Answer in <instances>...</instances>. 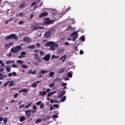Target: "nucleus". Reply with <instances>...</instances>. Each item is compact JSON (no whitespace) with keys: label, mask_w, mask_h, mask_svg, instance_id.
<instances>
[{"label":"nucleus","mask_w":125,"mask_h":125,"mask_svg":"<svg viewBox=\"0 0 125 125\" xmlns=\"http://www.w3.org/2000/svg\"><path fill=\"white\" fill-rule=\"evenodd\" d=\"M45 46L46 47L50 46V49L52 51H55L56 48H58L59 45L55 42L53 41L48 42L45 43Z\"/></svg>","instance_id":"obj_1"},{"label":"nucleus","mask_w":125,"mask_h":125,"mask_svg":"<svg viewBox=\"0 0 125 125\" xmlns=\"http://www.w3.org/2000/svg\"><path fill=\"white\" fill-rule=\"evenodd\" d=\"M5 39L6 40L14 39L15 41H17L18 40V37L15 34H11L5 37Z\"/></svg>","instance_id":"obj_2"},{"label":"nucleus","mask_w":125,"mask_h":125,"mask_svg":"<svg viewBox=\"0 0 125 125\" xmlns=\"http://www.w3.org/2000/svg\"><path fill=\"white\" fill-rule=\"evenodd\" d=\"M21 49V47L20 45H17L16 47H13V48H11V51L13 53H17Z\"/></svg>","instance_id":"obj_3"},{"label":"nucleus","mask_w":125,"mask_h":125,"mask_svg":"<svg viewBox=\"0 0 125 125\" xmlns=\"http://www.w3.org/2000/svg\"><path fill=\"white\" fill-rule=\"evenodd\" d=\"M36 26L34 25H33L32 26H31V28L34 30V31L36 30L37 29H42L44 28L43 26H38V24L37 23H36L35 24Z\"/></svg>","instance_id":"obj_4"},{"label":"nucleus","mask_w":125,"mask_h":125,"mask_svg":"<svg viewBox=\"0 0 125 125\" xmlns=\"http://www.w3.org/2000/svg\"><path fill=\"white\" fill-rule=\"evenodd\" d=\"M51 35V31L49 30V31H46L45 33V34H44V37H45V38L47 39L50 37Z\"/></svg>","instance_id":"obj_5"},{"label":"nucleus","mask_w":125,"mask_h":125,"mask_svg":"<svg viewBox=\"0 0 125 125\" xmlns=\"http://www.w3.org/2000/svg\"><path fill=\"white\" fill-rule=\"evenodd\" d=\"M50 59V54H46L45 56L43 57V59L44 61H45L46 62H48Z\"/></svg>","instance_id":"obj_6"},{"label":"nucleus","mask_w":125,"mask_h":125,"mask_svg":"<svg viewBox=\"0 0 125 125\" xmlns=\"http://www.w3.org/2000/svg\"><path fill=\"white\" fill-rule=\"evenodd\" d=\"M30 41H31V40H30V37H27V36L24 37L23 39V41L25 43H29L30 42Z\"/></svg>","instance_id":"obj_7"},{"label":"nucleus","mask_w":125,"mask_h":125,"mask_svg":"<svg viewBox=\"0 0 125 125\" xmlns=\"http://www.w3.org/2000/svg\"><path fill=\"white\" fill-rule=\"evenodd\" d=\"M26 54V53L25 51H22L21 53V55L18 56V58L20 59H22L25 57Z\"/></svg>","instance_id":"obj_8"},{"label":"nucleus","mask_w":125,"mask_h":125,"mask_svg":"<svg viewBox=\"0 0 125 125\" xmlns=\"http://www.w3.org/2000/svg\"><path fill=\"white\" fill-rule=\"evenodd\" d=\"M13 45H14V43L12 42H9V43H7L5 44L4 48L8 49L10 47L13 46Z\"/></svg>","instance_id":"obj_9"},{"label":"nucleus","mask_w":125,"mask_h":125,"mask_svg":"<svg viewBox=\"0 0 125 125\" xmlns=\"http://www.w3.org/2000/svg\"><path fill=\"white\" fill-rule=\"evenodd\" d=\"M34 57L35 58V59L37 61V62H42V60H41L40 57L39 56V55L35 53L34 54Z\"/></svg>","instance_id":"obj_10"},{"label":"nucleus","mask_w":125,"mask_h":125,"mask_svg":"<svg viewBox=\"0 0 125 125\" xmlns=\"http://www.w3.org/2000/svg\"><path fill=\"white\" fill-rule=\"evenodd\" d=\"M48 13L47 12H43L39 15L40 18L42 17H46L48 15Z\"/></svg>","instance_id":"obj_11"},{"label":"nucleus","mask_w":125,"mask_h":125,"mask_svg":"<svg viewBox=\"0 0 125 125\" xmlns=\"http://www.w3.org/2000/svg\"><path fill=\"white\" fill-rule=\"evenodd\" d=\"M25 5H26V3L25 2H22L21 3L20 5L19 6V7L20 9H22L25 7Z\"/></svg>","instance_id":"obj_12"},{"label":"nucleus","mask_w":125,"mask_h":125,"mask_svg":"<svg viewBox=\"0 0 125 125\" xmlns=\"http://www.w3.org/2000/svg\"><path fill=\"white\" fill-rule=\"evenodd\" d=\"M12 75L13 76V77H15L17 76V73L15 71H13L12 73H10L8 74V76L9 77H11L12 76Z\"/></svg>","instance_id":"obj_13"},{"label":"nucleus","mask_w":125,"mask_h":125,"mask_svg":"<svg viewBox=\"0 0 125 125\" xmlns=\"http://www.w3.org/2000/svg\"><path fill=\"white\" fill-rule=\"evenodd\" d=\"M31 113V110L28 109V110H26V111H25V114H26L27 117H30Z\"/></svg>","instance_id":"obj_14"},{"label":"nucleus","mask_w":125,"mask_h":125,"mask_svg":"<svg viewBox=\"0 0 125 125\" xmlns=\"http://www.w3.org/2000/svg\"><path fill=\"white\" fill-rule=\"evenodd\" d=\"M66 93V90H62V93L59 95L58 98H61L64 96Z\"/></svg>","instance_id":"obj_15"},{"label":"nucleus","mask_w":125,"mask_h":125,"mask_svg":"<svg viewBox=\"0 0 125 125\" xmlns=\"http://www.w3.org/2000/svg\"><path fill=\"white\" fill-rule=\"evenodd\" d=\"M46 92L45 90H43V91H39V94H40V95L44 96V95H46Z\"/></svg>","instance_id":"obj_16"},{"label":"nucleus","mask_w":125,"mask_h":125,"mask_svg":"<svg viewBox=\"0 0 125 125\" xmlns=\"http://www.w3.org/2000/svg\"><path fill=\"white\" fill-rule=\"evenodd\" d=\"M66 59V55H63L62 56L60 59V61H62V62H63L65 61V59Z\"/></svg>","instance_id":"obj_17"},{"label":"nucleus","mask_w":125,"mask_h":125,"mask_svg":"<svg viewBox=\"0 0 125 125\" xmlns=\"http://www.w3.org/2000/svg\"><path fill=\"white\" fill-rule=\"evenodd\" d=\"M48 73V71L45 70H41L40 71V73H39L38 74H45V73Z\"/></svg>","instance_id":"obj_18"},{"label":"nucleus","mask_w":125,"mask_h":125,"mask_svg":"<svg viewBox=\"0 0 125 125\" xmlns=\"http://www.w3.org/2000/svg\"><path fill=\"white\" fill-rule=\"evenodd\" d=\"M55 93H56V91H54L53 92H51L48 93V95H47V97H50L52 95H54Z\"/></svg>","instance_id":"obj_19"},{"label":"nucleus","mask_w":125,"mask_h":125,"mask_svg":"<svg viewBox=\"0 0 125 125\" xmlns=\"http://www.w3.org/2000/svg\"><path fill=\"white\" fill-rule=\"evenodd\" d=\"M26 118L24 116H21L20 118V121L21 122H22L24 120H25Z\"/></svg>","instance_id":"obj_20"},{"label":"nucleus","mask_w":125,"mask_h":125,"mask_svg":"<svg viewBox=\"0 0 125 125\" xmlns=\"http://www.w3.org/2000/svg\"><path fill=\"white\" fill-rule=\"evenodd\" d=\"M28 92V90L26 88H23L21 90H19V93H21V92Z\"/></svg>","instance_id":"obj_21"},{"label":"nucleus","mask_w":125,"mask_h":125,"mask_svg":"<svg viewBox=\"0 0 125 125\" xmlns=\"http://www.w3.org/2000/svg\"><path fill=\"white\" fill-rule=\"evenodd\" d=\"M15 61H10V60H7L6 62V64H11L12 63H14Z\"/></svg>","instance_id":"obj_22"},{"label":"nucleus","mask_w":125,"mask_h":125,"mask_svg":"<svg viewBox=\"0 0 125 125\" xmlns=\"http://www.w3.org/2000/svg\"><path fill=\"white\" fill-rule=\"evenodd\" d=\"M1 64V66H0V72H3V70H4V68H2L3 67H5V64L4 63V66L3 65H2V63H0Z\"/></svg>","instance_id":"obj_23"},{"label":"nucleus","mask_w":125,"mask_h":125,"mask_svg":"<svg viewBox=\"0 0 125 125\" xmlns=\"http://www.w3.org/2000/svg\"><path fill=\"white\" fill-rule=\"evenodd\" d=\"M5 68L7 72H10L11 71V68L9 66H6Z\"/></svg>","instance_id":"obj_24"},{"label":"nucleus","mask_w":125,"mask_h":125,"mask_svg":"<svg viewBox=\"0 0 125 125\" xmlns=\"http://www.w3.org/2000/svg\"><path fill=\"white\" fill-rule=\"evenodd\" d=\"M78 31H75L73 33H72L71 34V36H77V35H79V34H78Z\"/></svg>","instance_id":"obj_25"},{"label":"nucleus","mask_w":125,"mask_h":125,"mask_svg":"<svg viewBox=\"0 0 125 125\" xmlns=\"http://www.w3.org/2000/svg\"><path fill=\"white\" fill-rule=\"evenodd\" d=\"M67 77L69 78H72V71H69L67 74Z\"/></svg>","instance_id":"obj_26"},{"label":"nucleus","mask_w":125,"mask_h":125,"mask_svg":"<svg viewBox=\"0 0 125 125\" xmlns=\"http://www.w3.org/2000/svg\"><path fill=\"white\" fill-rule=\"evenodd\" d=\"M37 86V82H34L31 85L32 87L35 88Z\"/></svg>","instance_id":"obj_27"},{"label":"nucleus","mask_w":125,"mask_h":125,"mask_svg":"<svg viewBox=\"0 0 125 125\" xmlns=\"http://www.w3.org/2000/svg\"><path fill=\"white\" fill-rule=\"evenodd\" d=\"M35 45H31L30 46H27V48L28 49H35Z\"/></svg>","instance_id":"obj_28"},{"label":"nucleus","mask_w":125,"mask_h":125,"mask_svg":"<svg viewBox=\"0 0 125 125\" xmlns=\"http://www.w3.org/2000/svg\"><path fill=\"white\" fill-rule=\"evenodd\" d=\"M79 35H77L73 37L72 41L75 42L76 40L78 38Z\"/></svg>","instance_id":"obj_29"},{"label":"nucleus","mask_w":125,"mask_h":125,"mask_svg":"<svg viewBox=\"0 0 125 125\" xmlns=\"http://www.w3.org/2000/svg\"><path fill=\"white\" fill-rule=\"evenodd\" d=\"M66 96H64L63 97H62L61 98V102H64L66 100Z\"/></svg>","instance_id":"obj_30"},{"label":"nucleus","mask_w":125,"mask_h":125,"mask_svg":"<svg viewBox=\"0 0 125 125\" xmlns=\"http://www.w3.org/2000/svg\"><path fill=\"white\" fill-rule=\"evenodd\" d=\"M61 80V79L59 77H56L55 79H54V82H57L58 81H60Z\"/></svg>","instance_id":"obj_31"},{"label":"nucleus","mask_w":125,"mask_h":125,"mask_svg":"<svg viewBox=\"0 0 125 125\" xmlns=\"http://www.w3.org/2000/svg\"><path fill=\"white\" fill-rule=\"evenodd\" d=\"M64 51V49H60L58 50V53L59 54H61Z\"/></svg>","instance_id":"obj_32"},{"label":"nucleus","mask_w":125,"mask_h":125,"mask_svg":"<svg viewBox=\"0 0 125 125\" xmlns=\"http://www.w3.org/2000/svg\"><path fill=\"white\" fill-rule=\"evenodd\" d=\"M64 71V69L63 68H61L59 70V73L61 74Z\"/></svg>","instance_id":"obj_33"},{"label":"nucleus","mask_w":125,"mask_h":125,"mask_svg":"<svg viewBox=\"0 0 125 125\" xmlns=\"http://www.w3.org/2000/svg\"><path fill=\"white\" fill-rule=\"evenodd\" d=\"M17 63L19 64H23V62L22 61H21V60H19L17 61Z\"/></svg>","instance_id":"obj_34"},{"label":"nucleus","mask_w":125,"mask_h":125,"mask_svg":"<svg viewBox=\"0 0 125 125\" xmlns=\"http://www.w3.org/2000/svg\"><path fill=\"white\" fill-rule=\"evenodd\" d=\"M42 122V119H38L36 121L35 123L36 124H39Z\"/></svg>","instance_id":"obj_35"},{"label":"nucleus","mask_w":125,"mask_h":125,"mask_svg":"<svg viewBox=\"0 0 125 125\" xmlns=\"http://www.w3.org/2000/svg\"><path fill=\"white\" fill-rule=\"evenodd\" d=\"M8 119L7 118H4L3 119V121L4 122V124H5L7 122Z\"/></svg>","instance_id":"obj_36"},{"label":"nucleus","mask_w":125,"mask_h":125,"mask_svg":"<svg viewBox=\"0 0 125 125\" xmlns=\"http://www.w3.org/2000/svg\"><path fill=\"white\" fill-rule=\"evenodd\" d=\"M21 66H22V67L24 69H28V66L25 64H22Z\"/></svg>","instance_id":"obj_37"},{"label":"nucleus","mask_w":125,"mask_h":125,"mask_svg":"<svg viewBox=\"0 0 125 125\" xmlns=\"http://www.w3.org/2000/svg\"><path fill=\"white\" fill-rule=\"evenodd\" d=\"M81 40L83 42H84L85 41V37L84 36H83L81 37L80 38Z\"/></svg>","instance_id":"obj_38"},{"label":"nucleus","mask_w":125,"mask_h":125,"mask_svg":"<svg viewBox=\"0 0 125 125\" xmlns=\"http://www.w3.org/2000/svg\"><path fill=\"white\" fill-rule=\"evenodd\" d=\"M55 73L54 72H50L49 73L50 77H53Z\"/></svg>","instance_id":"obj_39"},{"label":"nucleus","mask_w":125,"mask_h":125,"mask_svg":"<svg viewBox=\"0 0 125 125\" xmlns=\"http://www.w3.org/2000/svg\"><path fill=\"white\" fill-rule=\"evenodd\" d=\"M14 85V81H11L9 84L10 86H12Z\"/></svg>","instance_id":"obj_40"},{"label":"nucleus","mask_w":125,"mask_h":125,"mask_svg":"<svg viewBox=\"0 0 125 125\" xmlns=\"http://www.w3.org/2000/svg\"><path fill=\"white\" fill-rule=\"evenodd\" d=\"M42 104V101H38V102H37L36 103L37 105H40V104Z\"/></svg>","instance_id":"obj_41"},{"label":"nucleus","mask_w":125,"mask_h":125,"mask_svg":"<svg viewBox=\"0 0 125 125\" xmlns=\"http://www.w3.org/2000/svg\"><path fill=\"white\" fill-rule=\"evenodd\" d=\"M32 104V103H29L28 105H27L26 106H25V109H27L28 108V107H29Z\"/></svg>","instance_id":"obj_42"},{"label":"nucleus","mask_w":125,"mask_h":125,"mask_svg":"<svg viewBox=\"0 0 125 125\" xmlns=\"http://www.w3.org/2000/svg\"><path fill=\"white\" fill-rule=\"evenodd\" d=\"M72 26H69L67 27L66 30H72Z\"/></svg>","instance_id":"obj_43"},{"label":"nucleus","mask_w":125,"mask_h":125,"mask_svg":"<svg viewBox=\"0 0 125 125\" xmlns=\"http://www.w3.org/2000/svg\"><path fill=\"white\" fill-rule=\"evenodd\" d=\"M53 107H55V108H59V105L58 104H54L53 105Z\"/></svg>","instance_id":"obj_44"},{"label":"nucleus","mask_w":125,"mask_h":125,"mask_svg":"<svg viewBox=\"0 0 125 125\" xmlns=\"http://www.w3.org/2000/svg\"><path fill=\"white\" fill-rule=\"evenodd\" d=\"M59 56L58 57H56V56H55L54 55H53L52 56V57H51V60H53V59H55V58H58Z\"/></svg>","instance_id":"obj_45"},{"label":"nucleus","mask_w":125,"mask_h":125,"mask_svg":"<svg viewBox=\"0 0 125 125\" xmlns=\"http://www.w3.org/2000/svg\"><path fill=\"white\" fill-rule=\"evenodd\" d=\"M54 86V83H52L49 84V87L50 88L53 87Z\"/></svg>","instance_id":"obj_46"},{"label":"nucleus","mask_w":125,"mask_h":125,"mask_svg":"<svg viewBox=\"0 0 125 125\" xmlns=\"http://www.w3.org/2000/svg\"><path fill=\"white\" fill-rule=\"evenodd\" d=\"M52 118H55V119L58 118V115H53L52 116Z\"/></svg>","instance_id":"obj_47"},{"label":"nucleus","mask_w":125,"mask_h":125,"mask_svg":"<svg viewBox=\"0 0 125 125\" xmlns=\"http://www.w3.org/2000/svg\"><path fill=\"white\" fill-rule=\"evenodd\" d=\"M24 107H25V105L24 104H21L20 105L19 109L24 108Z\"/></svg>","instance_id":"obj_48"},{"label":"nucleus","mask_w":125,"mask_h":125,"mask_svg":"<svg viewBox=\"0 0 125 125\" xmlns=\"http://www.w3.org/2000/svg\"><path fill=\"white\" fill-rule=\"evenodd\" d=\"M40 53L41 55L42 56H43V55L44 54V52L42 51H40Z\"/></svg>","instance_id":"obj_49"},{"label":"nucleus","mask_w":125,"mask_h":125,"mask_svg":"<svg viewBox=\"0 0 125 125\" xmlns=\"http://www.w3.org/2000/svg\"><path fill=\"white\" fill-rule=\"evenodd\" d=\"M37 3L36 1H34L33 2H32V4H31V7H33V6L36 5Z\"/></svg>","instance_id":"obj_50"},{"label":"nucleus","mask_w":125,"mask_h":125,"mask_svg":"<svg viewBox=\"0 0 125 125\" xmlns=\"http://www.w3.org/2000/svg\"><path fill=\"white\" fill-rule=\"evenodd\" d=\"M44 106V104H41L40 106V109H42Z\"/></svg>","instance_id":"obj_51"},{"label":"nucleus","mask_w":125,"mask_h":125,"mask_svg":"<svg viewBox=\"0 0 125 125\" xmlns=\"http://www.w3.org/2000/svg\"><path fill=\"white\" fill-rule=\"evenodd\" d=\"M52 21H51V20L48 21H47V23L48 24H51L52 23Z\"/></svg>","instance_id":"obj_52"},{"label":"nucleus","mask_w":125,"mask_h":125,"mask_svg":"<svg viewBox=\"0 0 125 125\" xmlns=\"http://www.w3.org/2000/svg\"><path fill=\"white\" fill-rule=\"evenodd\" d=\"M62 85L63 86H66L67 85V83H62Z\"/></svg>","instance_id":"obj_53"},{"label":"nucleus","mask_w":125,"mask_h":125,"mask_svg":"<svg viewBox=\"0 0 125 125\" xmlns=\"http://www.w3.org/2000/svg\"><path fill=\"white\" fill-rule=\"evenodd\" d=\"M54 113L56 115H59V111H54Z\"/></svg>","instance_id":"obj_54"},{"label":"nucleus","mask_w":125,"mask_h":125,"mask_svg":"<svg viewBox=\"0 0 125 125\" xmlns=\"http://www.w3.org/2000/svg\"><path fill=\"white\" fill-rule=\"evenodd\" d=\"M57 103V101H54L53 99H51V100H50V103Z\"/></svg>","instance_id":"obj_55"},{"label":"nucleus","mask_w":125,"mask_h":125,"mask_svg":"<svg viewBox=\"0 0 125 125\" xmlns=\"http://www.w3.org/2000/svg\"><path fill=\"white\" fill-rule=\"evenodd\" d=\"M18 96V93H16L14 95V98H16Z\"/></svg>","instance_id":"obj_56"},{"label":"nucleus","mask_w":125,"mask_h":125,"mask_svg":"<svg viewBox=\"0 0 125 125\" xmlns=\"http://www.w3.org/2000/svg\"><path fill=\"white\" fill-rule=\"evenodd\" d=\"M80 54L81 55H83V54H84V52L83 51V50H81L80 51Z\"/></svg>","instance_id":"obj_57"},{"label":"nucleus","mask_w":125,"mask_h":125,"mask_svg":"<svg viewBox=\"0 0 125 125\" xmlns=\"http://www.w3.org/2000/svg\"><path fill=\"white\" fill-rule=\"evenodd\" d=\"M24 23V21H20L19 22V25H21V24H23Z\"/></svg>","instance_id":"obj_58"},{"label":"nucleus","mask_w":125,"mask_h":125,"mask_svg":"<svg viewBox=\"0 0 125 125\" xmlns=\"http://www.w3.org/2000/svg\"><path fill=\"white\" fill-rule=\"evenodd\" d=\"M9 83V81L7 82L6 83H5L3 85L4 87H5L7 86V85L8 84V83Z\"/></svg>","instance_id":"obj_59"},{"label":"nucleus","mask_w":125,"mask_h":125,"mask_svg":"<svg viewBox=\"0 0 125 125\" xmlns=\"http://www.w3.org/2000/svg\"><path fill=\"white\" fill-rule=\"evenodd\" d=\"M32 74L35 75L36 74V71L35 70L31 72Z\"/></svg>","instance_id":"obj_60"},{"label":"nucleus","mask_w":125,"mask_h":125,"mask_svg":"<svg viewBox=\"0 0 125 125\" xmlns=\"http://www.w3.org/2000/svg\"><path fill=\"white\" fill-rule=\"evenodd\" d=\"M12 67H13V68H17V65L16 64H13L12 65Z\"/></svg>","instance_id":"obj_61"},{"label":"nucleus","mask_w":125,"mask_h":125,"mask_svg":"<svg viewBox=\"0 0 125 125\" xmlns=\"http://www.w3.org/2000/svg\"><path fill=\"white\" fill-rule=\"evenodd\" d=\"M0 64H2V66H4V63L2 60H0Z\"/></svg>","instance_id":"obj_62"},{"label":"nucleus","mask_w":125,"mask_h":125,"mask_svg":"<svg viewBox=\"0 0 125 125\" xmlns=\"http://www.w3.org/2000/svg\"><path fill=\"white\" fill-rule=\"evenodd\" d=\"M19 15H20V17H22V16H23V13H22V12H20L19 13Z\"/></svg>","instance_id":"obj_63"},{"label":"nucleus","mask_w":125,"mask_h":125,"mask_svg":"<svg viewBox=\"0 0 125 125\" xmlns=\"http://www.w3.org/2000/svg\"><path fill=\"white\" fill-rule=\"evenodd\" d=\"M33 109H34L35 110H36V109H37V106H36L35 105H34L33 106Z\"/></svg>","instance_id":"obj_64"}]
</instances>
